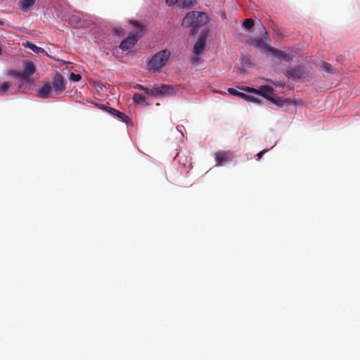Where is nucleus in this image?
<instances>
[{
  "label": "nucleus",
  "mask_w": 360,
  "mask_h": 360,
  "mask_svg": "<svg viewBox=\"0 0 360 360\" xmlns=\"http://www.w3.org/2000/svg\"><path fill=\"white\" fill-rule=\"evenodd\" d=\"M208 22V15L203 12L191 11L184 18L182 25L185 27L197 28Z\"/></svg>",
  "instance_id": "1"
},
{
  "label": "nucleus",
  "mask_w": 360,
  "mask_h": 360,
  "mask_svg": "<svg viewBox=\"0 0 360 360\" xmlns=\"http://www.w3.org/2000/svg\"><path fill=\"white\" fill-rule=\"evenodd\" d=\"M170 56L171 53L167 49L157 52L148 62V69L154 72L159 71L166 65Z\"/></svg>",
  "instance_id": "2"
},
{
  "label": "nucleus",
  "mask_w": 360,
  "mask_h": 360,
  "mask_svg": "<svg viewBox=\"0 0 360 360\" xmlns=\"http://www.w3.org/2000/svg\"><path fill=\"white\" fill-rule=\"evenodd\" d=\"M134 25L136 30L131 32L128 37L122 40L120 44V48L122 51H127L132 48L142 36L143 28L135 21H131Z\"/></svg>",
  "instance_id": "3"
},
{
  "label": "nucleus",
  "mask_w": 360,
  "mask_h": 360,
  "mask_svg": "<svg viewBox=\"0 0 360 360\" xmlns=\"http://www.w3.org/2000/svg\"><path fill=\"white\" fill-rule=\"evenodd\" d=\"M52 86L56 95L61 94L66 88V80L62 75L57 73L52 79Z\"/></svg>",
  "instance_id": "4"
},
{
  "label": "nucleus",
  "mask_w": 360,
  "mask_h": 360,
  "mask_svg": "<svg viewBox=\"0 0 360 360\" xmlns=\"http://www.w3.org/2000/svg\"><path fill=\"white\" fill-rule=\"evenodd\" d=\"M207 37L208 31L207 30H202L200 34L198 39L197 40L194 45L193 53L196 56H199L203 52L205 47Z\"/></svg>",
  "instance_id": "5"
},
{
  "label": "nucleus",
  "mask_w": 360,
  "mask_h": 360,
  "mask_svg": "<svg viewBox=\"0 0 360 360\" xmlns=\"http://www.w3.org/2000/svg\"><path fill=\"white\" fill-rule=\"evenodd\" d=\"M233 153L227 150H219L214 154L217 165L223 166L233 158Z\"/></svg>",
  "instance_id": "6"
},
{
  "label": "nucleus",
  "mask_w": 360,
  "mask_h": 360,
  "mask_svg": "<svg viewBox=\"0 0 360 360\" xmlns=\"http://www.w3.org/2000/svg\"><path fill=\"white\" fill-rule=\"evenodd\" d=\"M99 108L101 109H103V110H105V111H107L108 112H109L110 114H111L112 115L116 117L117 118H118L120 120L122 121L123 122L126 123V124H129V123H131V120L130 118L126 115L124 113L115 109V108H112L111 107H109V106H105L104 105H101L99 106Z\"/></svg>",
  "instance_id": "7"
},
{
  "label": "nucleus",
  "mask_w": 360,
  "mask_h": 360,
  "mask_svg": "<svg viewBox=\"0 0 360 360\" xmlns=\"http://www.w3.org/2000/svg\"><path fill=\"white\" fill-rule=\"evenodd\" d=\"M250 44L257 49L262 50L264 53H269L271 46L268 45L262 38L252 39L250 41Z\"/></svg>",
  "instance_id": "8"
},
{
  "label": "nucleus",
  "mask_w": 360,
  "mask_h": 360,
  "mask_svg": "<svg viewBox=\"0 0 360 360\" xmlns=\"http://www.w3.org/2000/svg\"><path fill=\"white\" fill-rule=\"evenodd\" d=\"M23 72L22 73V79H27L32 75H33L36 71L34 63L32 61L25 60L23 61Z\"/></svg>",
  "instance_id": "9"
},
{
  "label": "nucleus",
  "mask_w": 360,
  "mask_h": 360,
  "mask_svg": "<svg viewBox=\"0 0 360 360\" xmlns=\"http://www.w3.org/2000/svg\"><path fill=\"white\" fill-rule=\"evenodd\" d=\"M52 89L49 82H46L37 91V96L39 98L46 99L51 97Z\"/></svg>",
  "instance_id": "10"
},
{
  "label": "nucleus",
  "mask_w": 360,
  "mask_h": 360,
  "mask_svg": "<svg viewBox=\"0 0 360 360\" xmlns=\"http://www.w3.org/2000/svg\"><path fill=\"white\" fill-rule=\"evenodd\" d=\"M154 88H155V96H162V95H169L174 92V87L172 86L168 85V84H161V85L155 86Z\"/></svg>",
  "instance_id": "11"
},
{
  "label": "nucleus",
  "mask_w": 360,
  "mask_h": 360,
  "mask_svg": "<svg viewBox=\"0 0 360 360\" xmlns=\"http://www.w3.org/2000/svg\"><path fill=\"white\" fill-rule=\"evenodd\" d=\"M269 53L280 60L289 61L291 60V56L290 54L274 47L271 48Z\"/></svg>",
  "instance_id": "12"
},
{
  "label": "nucleus",
  "mask_w": 360,
  "mask_h": 360,
  "mask_svg": "<svg viewBox=\"0 0 360 360\" xmlns=\"http://www.w3.org/2000/svg\"><path fill=\"white\" fill-rule=\"evenodd\" d=\"M257 95L262 96L269 101L274 100V89L272 87L269 86H262L259 89H258Z\"/></svg>",
  "instance_id": "13"
},
{
  "label": "nucleus",
  "mask_w": 360,
  "mask_h": 360,
  "mask_svg": "<svg viewBox=\"0 0 360 360\" xmlns=\"http://www.w3.org/2000/svg\"><path fill=\"white\" fill-rule=\"evenodd\" d=\"M36 0H20L19 6L23 12L29 11L34 5Z\"/></svg>",
  "instance_id": "14"
},
{
  "label": "nucleus",
  "mask_w": 360,
  "mask_h": 360,
  "mask_svg": "<svg viewBox=\"0 0 360 360\" xmlns=\"http://www.w3.org/2000/svg\"><path fill=\"white\" fill-rule=\"evenodd\" d=\"M133 101L136 104H141L145 106H147L148 103L146 101V98L144 96H143L141 94H139L138 93H136L133 96Z\"/></svg>",
  "instance_id": "15"
},
{
  "label": "nucleus",
  "mask_w": 360,
  "mask_h": 360,
  "mask_svg": "<svg viewBox=\"0 0 360 360\" xmlns=\"http://www.w3.org/2000/svg\"><path fill=\"white\" fill-rule=\"evenodd\" d=\"M293 103H294V107L295 108V112H297V110L298 109L301 113L305 112L306 106L302 100H300V99L297 100L296 98H294Z\"/></svg>",
  "instance_id": "16"
},
{
  "label": "nucleus",
  "mask_w": 360,
  "mask_h": 360,
  "mask_svg": "<svg viewBox=\"0 0 360 360\" xmlns=\"http://www.w3.org/2000/svg\"><path fill=\"white\" fill-rule=\"evenodd\" d=\"M305 73V68L304 66H297L294 68V79L302 78Z\"/></svg>",
  "instance_id": "17"
},
{
  "label": "nucleus",
  "mask_w": 360,
  "mask_h": 360,
  "mask_svg": "<svg viewBox=\"0 0 360 360\" xmlns=\"http://www.w3.org/2000/svg\"><path fill=\"white\" fill-rule=\"evenodd\" d=\"M26 46L29 49H30L32 51H33L35 53H44L45 52L44 49L36 46L35 44L27 41Z\"/></svg>",
  "instance_id": "18"
},
{
  "label": "nucleus",
  "mask_w": 360,
  "mask_h": 360,
  "mask_svg": "<svg viewBox=\"0 0 360 360\" xmlns=\"http://www.w3.org/2000/svg\"><path fill=\"white\" fill-rule=\"evenodd\" d=\"M240 63L243 67H250L252 65L250 58L246 56L241 57Z\"/></svg>",
  "instance_id": "19"
},
{
  "label": "nucleus",
  "mask_w": 360,
  "mask_h": 360,
  "mask_svg": "<svg viewBox=\"0 0 360 360\" xmlns=\"http://www.w3.org/2000/svg\"><path fill=\"white\" fill-rule=\"evenodd\" d=\"M321 68L326 72H328V73H333V66L328 63H326V62H322V64H321Z\"/></svg>",
  "instance_id": "20"
},
{
  "label": "nucleus",
  "mask_w": 360,
  "mask_h": 360,
  "mask_svg": "<svg viewBox=\"0 0 360 360\" xmlns=\"http://www.w3.org/2000/svg\"><path fill=\"white\" fill-rule=\"evenodd\" d=\"M196 3V0H182V4L184 8H189Z\"/></svg>",
  "instance_id": "21"
},
{
  "label": "nucleus",
  "mask_w": 360,
  "mask_h": 360,
  "mask_svg": "<svg viewBox=\"0 0 360 360\" xmlns=\"http://www.w3.org/2000/svg\"><path fill=\"white\" fill-rule=\"evenodd\" d=\"M243 26L248 30L251 29L254 26V20L251 18L245 19L243 22Z\"/></svg>",
  "instance_id": "22"
},
{
  "label": "nucleus",
  "mask_w": 360,
  "mask_h": 360,
  "mask_svg": "<svg viewBox=\"0 0 360 360\" xmlns=\"http://www.w3.org/2000/svg\"><path fill=\"white\" fill-rule=\"evenodd\" d=\"M82 79V77L79 74H75L73 72H72L70 75V77H69V79L71 81V82H79V80H81Z\"/></svg>",
  "instance_id": "23"
},
{
  "label": "nucleus",
  "mask_w": 360,
  "mask_h": 360,
  "mask_svg": "<svg viewBox=\"0 0 360 360\" xmlns=\"http://www.w3.org/2000/svg\"><path fill=\"white\" fill-rule=\"evenodd\" d=\"M11 86V84L8 82H5L2 84L0 88V94L3 95Z\"/></svg>",
  "instance_id": "24"
},
{
  "label": "nucleus",
  "mask_w": 360,
  "mask_h": 360,
  "mask_svg": "<svg viewBox=\"0 0 360 360\" xmlns=\"http://www.w3.org/2000/svg\"><path fill=\"white\" fill-rule=\"evenodd\" d=\"M7 75L15 77H20L22 79V73L14 70H10L7 72Z\"/></svg>",
  "instance_id": "25"
},
{
  "label": "nucleus",
  "mask_w": 360,
  "mask_h": 360,
  "mask_svg": "<svg viewBox=\"0 0 360 360\" xmlns=\"http://www.w3.org/2000/svg\"><path fill=\"white\" fill-rule=\"evenodd\" d=\"M240 89L241 90H243V91H245L248 92V93H254V94H258V89H256L252 88V87L243 86V87H241Z\"/></svg>",
  "instance_id": "26"
},
{
  "label": "nucleus",
  "mask_w": 360,
  "mask_h": 360,
  "mask_svg": "<svg viewBox=\"0 0 360 360\" xmlns=\"http://www.w3.org/2000/svg\"><path fill=\"white\" fill-rule=\"evenodd\" d=\"M145 92L146 94L147 95H149V96H155V88H153V89H148V88H145V90L143 91Z\"/></svg>",
  "instance_id": "27"
},
{
  "label": "nucleus",
  "mask_w": 360,
  "mask_h": 360,
  "mask_svg": "<svg viewBox=\"0 0 360 360\" xmlns=\"http://www.w3.org/2000/svg\"><path fill=\"white\" fill-rule=\"evenodd\" d=\"M228 91L230 94L238 96L240 95V91H237L236 89L233 88H229Z\"/></svg>",
  "instance_id": "28"
},
{
  "label": "nucleus",
  "mask_w": 360,
  "mask_h": 360,
  "mask_svg": "<svg viewBox=\"0 0 360 360\" xmlns=\"http://www.w3.org/2000/svg\"><path fill=\"white\" fill-rule=\"evenodd\" d=\"M177 1L178 0H165L167 5L169 6H174Z\"/></svg>",
  "instance_id": "29"
},
{
  "label": "nucleus",
  "mask_w": 360,
  "mask_h": 360,
  "mask_svg": "<svg viewBox=\"0 0 360 360\" xmlns=\"http://www.w3.org/2000/svg\"><path fill=\"white\" fill-rule=\"evenodd\" d=\"M115 32L119 35V36H121L123 34V29L122 27H119V28H116L115 30Z\"/></svg>",
  "instance_id": "30"
},
{
  "label": "nucleus",
  "mask_w": 360,
  "mask_h": 360,
  "mask_svg": "<svg viewBox=\"0 0 360 360\" xmlns=\"http://www.w3.org/2000/svg\"><path fill=\"white\" fill-rule=\"evenodd\" d=\"M267 151H268V150H264L259 152V153H257V160H259L264 155V154L266 153Z\"/></svg>",
  "instance_id": "31"
},
{
  "label": "nucleus",
  "mask_w": 360,
  "mask_h": 360,
  "mask_svg": "<svg viewBox=\"0 0 360 360\" xmlns=\"http://www.w3.org/2000/svg\"><path fill=\"white\" fill-rule=\"evenodd\" d=\"M239 97L246 100V98H250V95H248V94H245L244 93H242L240 92V95L238 96Z\"/></svg>",
  "instance_id": "32"
},
{
  "label": "nucleus",
  "mask_w": 360,
  "mask_h": 360,
  "mask_svg": "<svg viewBox=\"0 0 360 360\" xmlns=\"http://www.w3.org/2000/svg\"><path fill=\"white\" fill-rule=\"evenodd\" d=\"M246 101H252V102H257V98L254 97V96L250 95V98H246Z\"/></svg>",
  "instance_id": "33"
},
{
  "label": "nucleus",
  "mask_w": 360,
  "mask_h": 360,
  "mask_svg": "<svg viewBox=\"0 0 360 360\" xmlns=\"http://www.w3.org/2000/svg\"><path fill=\"white\" fill-rule=\"evenodd\" d=\"M145 88L143 86L141 85V84H136L135 86H134V89H138V90H140V91H144L145 90Z\"/></svg>",
  "instance_id": "34"
},
{
  "label": "nucleus",
  "mask_w": 360,
  "mask_h": 360,
  "mask_svg": "<svg viewBox=\"0 0 360 360\" xmlns=\"http://www.w3.org/2000/svg\"><path fill=\"white\" fill-rule=\"evenodd\" d=\"M200 59L198 58H195L191 60V63L193 65H198L199 63Z\"/></svg>",
  "instance_id": "35"
},
{
  "label": "nucleus",
  "mask_w": 360,
  "mask_h": 360,
  "mask_svg": "<svg viewBox=\"0 0 360 360\" xmlns=\"http://www.w3.org/2000/svg\"><path fill=\"white\" fill-rule=\"evenodd\" d=\"M288 75L292 77V70H288Z\"/></svg>",
  "instance_id": "36"
},
{
  "label": "nucleus",
  "mask_w": 360,
  "mask_h": 360,
  "mask_svg": "<svg viewBox=\"0 0 360 360\" xmlns=\"http://www.w3.org/2000/svg\"><path fill=\"white\" fill-rule=\"evenodd\" d=\"M3 24H4V23H3V22H1V21L0 20V25H3Z\"/></svg>",
  "instance_id": "37"
}]
</instances>
